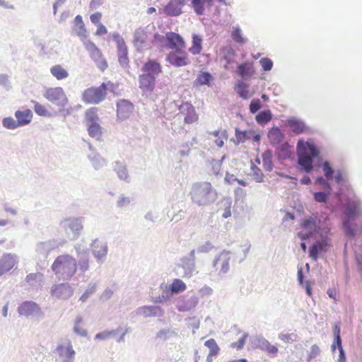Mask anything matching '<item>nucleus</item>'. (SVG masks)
Returning a JSON list of instances; mask_svg holds the SVG:
<instances>
[{"label": "nucleus", "instance_id": "43", "mask_svg": "<svg viewBox=\"0 0 362 362\" xmlns=\"http://www.w3.org/2000/svg\"><path fill=\"white\" fill-rule=\"evenodd\" d=\"M273 154L271 150H267L262 153L263 167L265 170L271 172L273 169Z\"/></svg>", "mask_w": 362, "mask_h": 362}, {"label": "nucleus", "instance_id": "61", "mask_svg": "<svg viewBox=\"0 0 362 362\" xmlns=\"http://www.w3.org/2000/svg\"><path fill=\"white\" fill-rule=\"evenodd\" d=\"M197 119V116L195 113L194 108L193 107L192 110H189L187 115L184 116V121L186 124H191L196 121Z\"/></svg>", "mask_w": 362, "mask_h": 362}, {"label": "nucleus", "instance_id": "32", "mask_svg": "<svg viewBox=\"0 0 362 362\" xmlns=\"http://www.w3.org/2000/svg\"><path fill=\"white\" fill-rule=\"evenodd\" d=\"M113 170L115 171L118 177L121 180H124L127 182H129L130 180L129 173L124 163L119 161H115L113 163Z\"/></svg>", "mask_w": 362, "mask_h": 362}, {"label": "nucleus", "instance_id": "34", "mask_svg": "<svg viewBox=\"0 0 362 362\" xmlns=\"http://www.w3.org/2000/svg\"><path fill=\"white\" fill-rule=\"evenodd\" d=\"M129 331V328L127 327L119 326L115 329L108 331L110 338L116 339L117 342L120 343L124 341V336Z\"/></svg>", "mask_w": 362, "mask_h": 362}, {"label": "nucleus", "instance_id": "51", "mask_svg": "<svg viewBox=\"0 0 362 362\" xmlns=\"http://www.w3.org/2000/svg\"><path fill=\"white\" fill-rule=\"evenodd\" d=\"M86 124L98 123L99 117L95 108H90L86 112Z\"/></svg>", "mask_w": 362, "mask_h": 362}, {"label": "nucleus", "instance_id": "26", "mask_svg": "<svg viewBox=\"0 0 362 362\" xmlns=\"http://www.w3.org/2000/svg\"><path fill=\"white\" fill-rule=\"evenodd\" d=\"M14 115L19 127H23L29 124L31 122L33 116V112L30 109L16 110Z\"/></svg>", "mask_w": 362, "mask_h": 362}, {"label": "nucleus", "instance_id": "4", "mask_svg": "<svg viewBox=\"0 0 362 362\" xmlns=\"http://www.w3.org/2000/svg\"><path fill=\"white\" fill-rule=\"evenodd\" d=\"M344 218L343 228L346 235L354 238L356 235L357 225L354 223L355 218L362 212L361 200L358 198L347 199L342 206Z\"/></svg>", "mask_w": 362, "mask_h": 362}, {"label": "nucleus", "instance_id": "9", "mask_svg": "<svg viewBox=\"0 0 362 362\" xmlns=\"http://www.w3.org/2000/svg\"><path fill=\"white\" fill-rule=\"evenodd\" d=\"M84 47L98 68L104 71L107 68L108 64L101 50L93 41H84Z\"/></svg>", "mask_w": 362, "mask_h": 362}, {"label": "nucleus", "instance_id": "38", "mask_svg": "<svg viewBox=\"0 0 362 362\" xmlns=\"http://www.w3.org/2000/svg\"><path fill=\"white\" fill-rule=\"evenodd\" d=\"M90 136L99 141L102 136V128L98 123L86 124Z\"/></svg>", "mask_w": 362, "mask_h": 362}, {"label": "nucleus", "instance_id": "8", "mask_svg": "<svg viewBox=\"0 0 362 362\" xmlns=\"http://www.w3.org/2000/svg\"><path fill=\"white\" fill-rule=\"evenodd\" d=\"M195 250H192L187 255L180 259V263L177 264V274L182 278H190L194 274H197L195 264Z\"/></svg>", "mask_w": 362, "mask_h": 362}, {"label": "nucleus", "instance_id": "29", "mask_svg": "<svg viewBox=\"0 0 362 362\" xmlns=\"http://www.w3.org/2000/svg\"><path fill=\"white\" fill-rule=\"evenodd\" d=\"M285 135L278 127H273L268 133V138L273 146L279 145L284 139Z\"/></svg>", "mask_w": 362, "mask_h": 362}, {"label": "nucleus", "instance_id": "35", "mask_svg": "<svg viewBox=\"0 0 362 362\" xmlns=\"http://www.w3.org/2000/svg\"><path fill=\"white\" fill-rule=\"evenodd\" d=\"M177 332L171 328H164L157 332L156 339L159 341H165L177 337Z\"/></svg>", "mask_w": 362, "mask_h": 362}, {"label": "nucleus", "instance_id": "18", "mask_svg": "<svg viewBox=\"0 0 362 362\" xmlns=\"http://www.w3.org/2000/svg\"><path fill=\"white\" fill-rule=\"evenodd\" d=\"M286 124L290 127L291 131L296 134L310 132V128L306 125L303 120L295 117L288 118L286 121Z\"/></svg>", "mask_w": 362, "mask_h": 362}, {"label": "nucleus", "instance_id": "47", "mask_svg": "<svg viewBox=\"0 0 362 362\" xmlns=\"http://www.w3.org/2000/svg\"><path fill=\"white\" fill-rule=\"evenodd\" d=\"M213 77L208 72H200L194 81L196 85H210L212 81Z\"/></svg>", "mask_w": 362, "mask_h": 362}, {"label": "nucleus", "instance_id": "60", "mask_svg": "<svg viewBox=\"0 0 362 362\" xmlns=\"http://www.w3.org/2000/svg\"><path fill=\"white\" fill-rule=\"evenodd\" d=\"M259 64L265 71H270L273 67V62L267 57L262 58L259 60Z\"/></svg>", "mask_w": 362, "mask_h": 362}, {"label": "nucleus", "instance_id": "3", "mask_svg": "<svg viewBox=\"0 0 362 362\" xmlns=\"http://www.w3.org/2000/svg\"><path fill=\"white\" fill-rule=\"evenodd\" d=\"M189 195L192 203L202 207L211 205L218 197L216 189L209 182L194 183Z\"/></svg>", "mask_w": 362, "mask_h": 362}, {"label": "nucleus", "instance_id": "10", "mask_svg": "<svg viewBox=\"0 0 362 362\" xmlns=\"http://www.w3.org/2000/svg\"><path fill=\"white\" fill-rule=\"evenodd\" d=\"M18 312L20 315L25 316L27 318L40 319L44 315L40 307L36 303L31 300H26L22 303L18 308Z\"/></svg>", "mask_w": 362, "mask_h": 362}, {"label": "nucleus", "instance_id": "24", "mask_svg": "<svg viewBox=\"0 0 362 362\" xmlns=\"http://www.w3.org/2000/svg\"><path fill=\"white\" fill-rule=\"evenodd\" d=\"M45 97L53 104L59 107H64L68 99L64 92H45Z\"/></svg>", "mask_w": 362, "mask_h": 362}, {"label": "nucleus", "instance_id": "37", "mask_svg": "<svg viewBox=\"0 0 362 362\" xmlns=\"http://www.w3.org/2000/svg\"><path fill=\"white\" fill-rule=\"evenodd\" d=\"M214 0H192V5L197 15H202L204 13V4L209 6L213 5Z\"/></svg>", "mask_w": 362, "mask_h": 362}, {"label": "nucleus", "instance_id": "25", "mask_svg": "<svg viewBox=\"0 0 362 362\" xmlns=\"http://www.w3.org/2000/svg\"><path fill=\"white\" fill-rule=\"evenodd\" d=\"M292 148L287 142L278 145L275 149V154L279 161L281 162L290 158L292 154Z\"/></svg>", "mask_w": 362, "mask_h": 362}, {"label": "nucleus", "instance_id": "7", "mask_svg": "<svg viewBox=\"0 0 362 362\" xmlns=\"http://www.w3.org/2000/svg\"><path fill=\"white\" fill-rule=\"evenodd\" d=\"M83 217L71 216L62 220L60 226L71 240H77L83 229Z\"/></svg>", "mask_w": 362, "mask_h": 362}, {"label": "nucleus", "instance_id": "46", "mask_svg": "<svg viewBox=\"0 0 362 362\" xmlns=\"http://www.w3.org/2000/svg\"><path fill=\"white\" fill-rule=\"evenodd\" d=\"M88 158L95 170H98L106 164L105 160L98 153L89 156Z\"/></svg>", "mask_w": 362, "mask_h": 362}, {"label": "nucleus", "instance_id": "33", "mask_svg": "<svg viewBox=\"0 0 362 362\" xmlns=\"http://www.w3.org/2000/svg\"><path fill=\"white\" fill-rule=\"evenodd\" d=\"M169 107L172 109V110H178L179 114L185 115L187 113L192 110V109L194 107L192 105L189 103H182L180 104V101H173L169 103Z\"/></svg>", "mask_w": 362, "mask_h": 362}, {"label": "nucleus", "instance_id": "13", "mask_svg": "<svg viewBox=\"0 0 362 362\" xmlns=\"http://www.w3.org/2000/svg\"><path fill=\"white\" fill-rule=\"evenodd\" d=\"M134 109V105L130 101L122 99L117 102V119L119 122L128 119Z\"/></svg>", "mask_w": 362, "mask_h": 362}, {"label": "nucleus", "instance_id": "41", "mask_svg": "<svg viewBox=\"0 0 362 362\" xmlns=\"http://www.w3.org/2000/svg\"><path fill=\"white\" fill-rule=\"evenodd\" d=\"M340 333H341V322H337L333 326L334 341L331 346V350L333 353L336 351V344L342 343Z\"/></svg>", "mask_w": 362, "mask_h": 362}, {"label": "nucleus", "instance_id": "20", "mask_svg": "<svg viewBox=\"0 0 362 362\" xmlns=\"http://www.w3.org/2000/svg\"><path fill=\"white\" fill-rule=\"evenodd\" d=\"M17 258L14 255L4 254L0 259V276L9 272L17 264Z\"/></svg>", "mask_w": 362, "mask_h": 362}, {"label": "nucleus", "instance_id": "52", "mask_svg": "<svg viewBox=\"0 0 362 362\" xmlns=\"http://www.w3.org/2000/svg\"><path fill=\"white\" fill-rule=\"evenodd\" d=\"M238 72L241 76H250L252 75L254 70L252 65L245 63L239 65Z\"/></svg>", "mask_w": 362, "mask_h": 362}, {"label": "nucleus", "instance_id": "44", "mask_svg": "<svg viewBox=\"0 0 362 362\" xmlns=\"http://www.w3.org/2000/svg\"><path fill=\"white\" fill-rule=\"evenodd\" d=\"M272 119V114L270 110H262L259 112L256 117V122L260 125L267 124Z\"/></svg>", "mask_w": 362, "mask_h": 362}, {"label": "nucleus", "instance_id": "36", "mask_svg": "<svg viewBox=\"0 0 362 362\" xmlns=\"http://www.w3.org/2000/svg\"><path fill=\"white\" fill-rule=\"evenodd\" d=\"M57 352L58 353L60 357H63L64 358H74L76 352L73 349L72 345L71 343L65 347L63 345L60 344L57 346L56 349Z\"/></svg>", "mask_w": 362, "mask_h": 362}, {"label": "nucleus", "instance_id": "12", "mask_svg": "<svg viewBox=\"0 0 362 362\" xmlns=\"http://www.w3.org/2000/svg\"><path fill=\"white\" fill-rule=\"evenodd\" d=\"M51 296L58 299L66 300L74 294L73 287L68 283L54 284L51 288Z\"/></svg>", "mask_w": 362, "mask_h": 362}, {"label": "nucleus", "instance_id": "5", "mask_svg": "<svg viewBox=\"0 0 362 362\" xmlns=\"http://www.w3.org/2000/svg\"><path fill=\"white\" fill-rule=\"evenodd\" d=\"M51 269L59 280L67 281L71 279L77 270V261L72 256L66 254L58 256Z\"/></svg>", "mask_w": 362, "mask_h": 362}, {"label": "nucleus", "instance_id": "11", "mask_svg": "<svg viewBox=\"0 0 362 362\" xmlns=\"http://www.w3.org/2000/svg\"><path fill=\"white\" fill-rule=\"evenodd\" d=\"M91 252L99 264H103L108 252L107 243L98 238L93 240L90 244Z\"/></svg>", "mask_w": 362, "mask_h": 362}, {"label": "nucleus", "instance_id": "23", "mask_svg": "<svg viewBox=\"0 0 362 362\" xmlns=\"http://www.w3.org/2000/svg\"><path fill=\"white\" fill-rule=\"evenodd\" d=\"M45 280L44 274L41 272L30 273L25 279V281L33 289H39L42 287Z\"/></svg>", "mask_w": 362, "mask_h": 362}, {"label": "nucleus", "instance_id": "50", "mask_svg": "<svg viewBox=\"0 0 362 362\" xmlns=\"http://www.w3.org/2000/svg\"><path fill=\"white\" fill-rule=\"evenodd\" d=\"M97 289V284L96 283H90L88 284V288L85 291V292L80 297L79 300L82 302H86L93 294L96 292Z\"/></svg>", "mask_w": 362, "mask_h": 362}, {"label": "nucleus", "instance_id": "6", "mask_svg": "<svg viewBox=\"0 0 362 362\" xmlns=\"http://www.w3.org/2000/svg\"><path fill=\"white\" fill-rule=\"evenodd\" d=\"M59 245L58 240L55 239L40 241L36 243L35 258L40 262H37V264L40 268L43 269L47 266V259L49 255L52 250L58 248Z\"/></svg>", "mask_w": 362, "mask_h": 362}, {"label": "nucleus", "instance_id": "63", "mask_svg": "<svg viewBox=\"0 0 362 362\" xmlns=\"http://www.w3.org/2000/svg\"><path fill=\"white\" fill-rule=\"evenodd\" d=\"M214 248V245L210 242H206L202 245H200L197 249V252L198 253H208Z\"/></svg>", "mask_w": 362, "mask_h": 362}, {"label": "nucleus", "instance_id": "40", "mask_svg": "<svg viewBox=\"0 0 362 362\" xmlns=\"http://www.w3.org/2000/svg\"><path fill=\"white\" fill-rule=\"evenodd\" d=\"M50 72L53 76L58 80H62L69 76L68 71L59 64L54 65L51 67Z\"/></svg>", "mask_w": 362, "mask_h": 362}, {"label": "nucleus", "instance_id": "39", "mask_svg": "<svg viewBox=\"0 0 362 362\" xmlns=\"http://www.w3.org/2000/svg\"><path fill=\"white\" fill-rule=\"evenodd\" d=\"M202 50V39L198 35L194 34L192 35V46L189 47V51L194 55L200 54Z\"/></svg>", "mask_w": 362, "mask_h": 362}, {"label": "nucleus", "instance_id": "49", "mask_svg": "<svg viewBox=\"0 0 362 362\" xmlns=\"http://www.w3.org/2000/svg\"><path fill=\"white\" fill-rule=\"evenodd\" d=\"M79 271L82 273H85L89 269V255H83L78 257L77 262Z\"/></svg>", "mask_w": 362, "mask_h": 362}, {"label": "nucleus", "instance_id": "21", "mask_svg": "<svg viewBox=\"0 0 362 362\" xmlns=\"http://www.w3.org/2000/svg\"><path fill=\"white\" fill-rule=\"evenodd\" d=\"M165 37L170 48L176 50H182L185 48V42L179 34L173 32H168L166 33Z\"/></svg>", "mask_w": 362, "mask_h": 362}, {"label": "nucleus", "instance_id": "48", "mask_svg": "<svg viewBox=\"0 0 362 362\" xmlns=\"http://www.w3.org/2000/svg\"><path fill=\"white\" fill-rule=\"evenodd\" d=\"M253 347L264 351L269 341L261 335L255 336L252 339Z\"/></svg>", "mask_w": 362, "mask_h": 362}, {"label": "nucleus", "instance_id": "2", "mask_svg": "<svg viewBox=\"0 0 362 362\" xmlns=\"http://www.w3.org/2000/svg\"><path fill=\"white\" fill-rule=\"evenodd\" d=\"M296 149L298 164L301 170L306 173H311L314 169V162L317 160L325 178L328 180H334L335 170L329 161H323L320 148L313 142L300 139L297 143Z\"/></svg>", "mask_w": 362, "mask_h": 362}, {"label": "nucleus", "instance_id": "15", "mask_svg": "<svg viewBox=\"0 0 362 362\" xmlns=\"http://www.w3.org/2000/svg\"><path fill=\"white\" fill-rule=\"evenodd\" d=\"M112 39L116 42L117 47L118 60L121 64H127L129 62L127 47L125 42L118 33L112 35Z\"/></svg>", "mask_w": 362, "mask_h": 362}, {"label": "nucleus", "instance_id": "19", "mask_svg": "<svg viewBox=\"0 0 362 362\" xmlns=\"http://www.w3.org/2000/svg\"><path fill=\"white\" fill-rule=\"evenodd\" d=\"M230 260V252L223 251L220 255L216 256L213 261L212 267L216 268L220 264L221 269L219 274H225L229 270V262Z\"/></svg>", "mask_w": 362, "mask_h": 362}, {"label": "nucleus", "instance_id": "42", "mask_svg": "<svg viewBox=\"0 0 362 362\" xmlns=\"http://www.w3.org/2000/svg\"><path fill=\"white\" fill-rule=\"evenodd\" d=\"M186 288V284L180 279H175L169 287V290L173 294H177L183 292Z\"/></svg>", "mask_w": 362, "mask_h": 362}, {"label": "nucleus", "instance_id": "59", "mask_svg": "<svg viewBox=\"0 0 362 362\" xmlns=\"http://www.w3.org/2000/svg\"><path fill=\"white\" fill-rule=\"evenodd\" d=\"M315 182L316 184L321 185L323 189L332 191V187L329 183V180H327L325 177L320 176L317 177Z\"/></svg>", "mask_w": 362, "mask_h": 362}, {"label": "nucleus", "instance_id": "1", "mask_svg": "<svg viewBox=\"0 0 362 362\" xmlns=\"http://www.w3.org/2000/svg\"><path fill=\"white\" fill-rule=\"evenodd\" d=\"M300 226L306 231L305 233H298L302 240L313 237L318 238L310 247L308 251L309 257L314 261H317L319 255L322 252H327L330 247V239L329 238L330 228L328 215L325 213L313 214L303 219Z\"/></svg>", "mask_w": 362, "mask_h": 362}, {"label": "nucleus", "instance_id": "27", "mask_svg": "<svg viewBox=\"0 0 362 362\" xmlns=\"http://www.w3.org/2000/svg\"><path fill=\"white\" fill-rule=\"evenodd\" d=\"M107 92H83V100L88 104H98L106 97Z\"/></svg>", "mask_w": 362, "mask_h": 362}, {"label": "nucleus", "instance_id": "45", "mask_svg": "<svg viewBox=\"0 0 362 362\" xmlns=\"http://www.w3.org/2000/svg\"><path fill=\"white\" fill-rule=\"evenodd\" d=\"M148 39L147 33L143 29H138L134 35V43L136 46H141Z\"/></svg>", "mask_w": 362, "mask_h": 362}, {"label": "nucleus", "instance_id": "16", "mask_svg": "<svg viewBox=\"0 0 362 362\" xmlns=\"http://www.w3.org/2000/svg\"><path fill=\"white\" fill-rule=\"evenodd\" d=\"M136 315L144 317H162L164 310L158 305H144L139 307L135 311Z\"/></svg>", "mask_w": 362, "mask_h": 362}, {"label": "nucleus", "instance_id": "30", "mask_svg": "<svg viewBox=\"0 0 362 362\" xmlns=\"http://www.w3.org/2000/svg\"><path fill=\"white\" fill-rule=\"evenodd\" d=\"M156 78L151 74H143L139 76V88L143 90H152L154 88Z\"/></svg>", "mask_w": 362, "mask_h": 362}, {"label": "nucleus", "instance_id": "62", "mask_svg": "<svg viewBox=\"0 0 362 362\" xmlns=\"http://www.w3.org/2000/svg\"><path fill=\"white\" fill-rule=\"evenodd\" d=\"M262 107L261 102L259 99H253L250 104V111L252 114L256 113Z\"/></svg>", "mask_w": 362, "mask_h": 362}, {"label": "nucleus", "instance_id": "22", "mask_svg": "<svg viewBox=\"0 0 362 362\" xmlns=\"http://www.w3.org/2000/svg\"><path fill=\"white\" fill-rule=\"evenodd\" d=\"M185 0H171L165 7L164 13L168 16H177L181 14Z\"/></svg>", "mask_w": 362, "mask_h": 362}, {"label": "nucleus", "instance_id": "28", "mask_svg": "<svg viewBox=\"0 0 362 362\" xmlns=\"http://www.w3.org/2000/svg\"><path fill=\"white\" fill-rule=\"evenodd\" d=\"M142 71L145 74H151L152 76L157 75L162 71L160 64L156 60H148L142 67Z\"/></svg>", "mask_w": 362, "mask_h": 362}, {"label": "nucleus", "instance_id": "31", "mask_svg": "<svg viewBox=\"0 0 362 362\" xmlns=\"http://www.w3.org/2000/svg\"><path fill=\"white\" fill-rule=\"evenodd\" d=\"M198 302V298L196 296H192L182 301L180 300L177 306L178 310L182 312L191 310L197 305Z\"/></svg>", "mask_w": 362, "mask_h": 362}, {"label": "nucleus", "instance_id": "53", "mask_svg": "<svg viewBox=\"0 0 362 362\" xmlns=\"http://www.w3.org/2000/svg\"><path fill=\"white\" fill-rule=\"evenodd\" d=\"M17 123V120H15L11 117H6L2 119V125L6 129H15L19 127V124Z\"/></svg>", "mask_w": 362, "mask_h": 362}, {"label": "nucleus", "instance_id": "64", "mask_svg": "<svg viewBox=\"0 0 362 362\" xmlns=\"http://www.w3.org/2000/svg\"><path fill=\"white\" fill-rule=\"evenodd\" d=\"M252 170L253 171V178L257 182H263V177L264 175L262 172V170L258 168L257 167L253 165L252 167Z\"/></svg>", "mask_w": 362, "mask_h": 362}, {"label": "nucleus", "instance_id": "57", "mask_svg": "<svg viewBox=\"0 0 362 362\" xmlns=\"http://www.w3.org/2000/svg\"><path fill=\"white\" fill-rule=\"evenodd\" d=\"M34 103V111L39 116L47 117L49 114L47 109L37 102L32 101Z\"/></svg>", "mask_w": 362, "mask_h": 362}, {"label": "nucleus", "instance_id": "55", "mask_svg": "<svg viewBox=\"0 0 362 362\" xmlns=\"http://www.w3.org/2000/svg\"><path fill=\"white\" fill-rule=\"evenodd\" d=\"M204 345L210 349L209 356H215L218 354L219 347L214 339L206 341Z\"/></svg>", "mask_w": 362, "mask_h": 362}, {"label": "nucleus", "instance_id": "14", "mask_svg": "<svg viewBox=\"0 0 362 362\" xmlns=\"http://www.w3.org/2000/svg\"><path fill=\"white\" fill-rule=\"evenodd\" d=\"M166 60L171 65L177 67L187 66L189 63L187 53L182 50L170 52L168 54Z\"/></svg>", "mask_w": 362, "mask_h": 362}, {"label": "nucleus", "instance_id": "58", "mask_svg": "<svg viewBox=\"0 0 362 362\" xmlns=\"http://www.w3.org/2000/svg\"><path fill=\"white\" fill-rule=\"evenodd\" d=\"M235 136L239 143H243L250 139L249 132L247 131H241L238 129H235Z\"/></svg>", "mask_w": 362, "mask_h": 362}, {"label": "nucleus", "instance_id": "56", "mask_svg": "<svg viewBox=\"0 0 362 362\" xmlns=\"http://www.w3.org/2000/svg\"><path fill=\"white\" fill-rule=\"evenodd\" d=\"M231 37L237 43L243 44L245 42V39L242 35L241 30L238 27H234L233 28Z\"/></svg>", "mask_w": 362, "mask_h": 362}, {"label": "nucleus", "instance_id": "54", "mask_svg": "<svg viewBox=\"0 0 362 362\" xmlns=\"http://www.w3.org/2000/svg\"><path fill=\"white\" fill-rule=\"evenodd\" d=\"M331 192L332 191L325 189H323V191L316 192L313 194L314 199L317 202L325 203L327 201Z\"/></svg>", "mask_w": 362, "mask_h": 362}, {"label": "nucleus", "instance_id": "17", "mask_svg": "<svg viewBox=\"0 0 362 362\" xmlns=\"http://www.w3.org/2000/svg\"><path fill=\"white\" fill-rule=\"evenodd\" d=\"M73 27L72 32L73 33L78 36L80 40L84 44V41H88L87 38L88 37V31L87 30L85 24L83 21V18L81 16L77 15L73 21Z\"/></svg>", "mask_w": 362, "mask_h": 362}]
</instances>
